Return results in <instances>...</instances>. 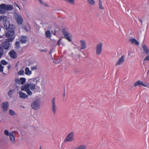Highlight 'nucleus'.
Segmentation results:
<instances>
[{
	"instance_id": "f257e3e1",
	"label": "nucleus",
	"mask_w": 149,
	"mask_h": 149,
	"mask_svg": "<svg viewBox=\"0 0 149 149\" xmlns=\"http://www.w3.org/2000/svg\"><path fill=\"white\" fill-rule=\"evenodd\" d=\"M40 81L39 77L30 79L27 83L22 86L21 89L22 91H25L29 96H31L33 94L31 90L33 91L35 93L37 92L39 93L41 91L40 88L39 86H36Z\"/></svg>"
},
{
	"instance_id": "f03ea898",
	"label": "nucleus",
	"mask_w": 149,
	"mask_h": 149,
	"mask_svg": "<svg viewBox=\"0 0 149 149\" xmlns=\"http://www.w3.org/2000/svg\"><path fill=\"white\" fill-rule=\"evenodd\" d=\"M4 28L7 30H8L6 33V36L7 38L14 37L13 36L15 34L14 28L15 26L13 24H10L9 22L7 24L6 27H4Z\"/></svg>"
},
{
	"instance_id": "7ed1b4c3",
	"label": "nucleus",
	"mask_w": 149,
	"mask_h": 149,
	"mask_svg": "<svg viewBox=\"0 0 149 149\" xmlns=\"http://www.w3.org/2000/svg\"><path fill=\"white\" fill-rule=\"evenodd\" d=\"M75 133L72 131L67 136L64 140L65 143L71 142L74 140Z\"/></svg>"
},
{
	"instance_id": "20e7f679",
	"label": "nucleus",
	"mask_w": 149,
	"mask_h": 149,
	"mask_svg": "<svg viewBox=\"0 0 149 149\" xmlns=\"http://www.w3.org/2000/svg\"><path fill=\"white\" fill-rule=\"evenodd\" d=\"M51 109L53 113L54 114H55L57 110V107L56 105L55 97L53 98L51 100Z\"/></svg>"
},
{
	"instance_id": "39448f33",
	"label": "nucleus",
	"mask_w": 149,
	"mask_h": 149,
	"mask_svg": "<svg viewBox=\"0 0 149 149\" xmlns=\"http://www.w3.org/2000/svg\"><path fill=\"white\" fill-rule=\"evenodd\" d=\"M41 103L40 100H35L31 103V107L33 109L36 110L38 109L40 107Z\"/></svg>"
},
{
	"instance_id": "423d86ee",
	"label": "nucleus",
	"mask_w": 149,
	"mask_h": 149,
	"mask_svg": "<svg viewBox=\"0 0 149 149\" xmlns=\"http://www.w3.org/2000/svg\"><path fill=\"white\" fill-rule=\"evenodd\" d=\"M103 44L101 42H99L96 45V52L97 55H100L102 52V50Z\"/></svg>"
},
{
	"instance_id": "0eeeda50",
	"label": "nucleus",
	"mask_w": 149,
	"mask_h": 149,
	"mask_svg": "<svg viewBox=\"0 0 149 149\" xmlns=\"http://www.w3.org/2000/svg\"><path fill=\"white\" fill-rule=\"evenodd\" d=\"M134 86L135 87L139 86H142L144 87H147V88H149V84H147L146 83H145L143 82V81H140L138 80L135 82L134 84Z\"/></svg>"
},
{
	"instance_id": "6e6552de",
	"label": "nucleus",
	"mask_w": 149,
	"mask_h": 149,
	"mask_svg": "<svg viewBox=\"0 0 149 149\" xmlns=\"http://www.w3.org/2000/svg\"><path fill=\"white\" fill-rule=\"evenodd\" d=\"M62 32L64 36V37L69 41H72L71 37V36L70 37L69 33L68 32L66 29L64 28L62 30Z\"/></svg>"
},
{
	"instance_id": "1a4fd4ad",
	"label": "nucleus",
	"mask_w": 149,
	"mask_h": 149,
	"mask_svg": "<svg viewBox=\"0 0 149 149\" xmlns=\"http://www.w3.org/2000/svg\"><path fill=\"white\" fill-rule=\"evenodd\" d=\"M3 21L4 27L6 26L7 27V24H8L9 22V21L7 20V17L4 15L0 16V21Z\"/></svg>"
},
{
	"instance_id": "9d476101",
	"label": "nucleus",
	"mask_w": 149,
	"mask_h": 149,
	"mask_svg": "<svg viewBox=\"0 0 149 149\" xmlns=\"http://www.w3.org/2000/svg\"><path fill=\"white\" fill-rule=\"evenodd\" d=\"M15 17L19 25L21 24L22 23L23 20L21 15L16 14L15 15Z\"/></svg>"
},
{
	"instance_id": "9b49d317",
	"label": "nucleus",
	"mask_w": 149,
	"mask_h": 149,
	"mask_svg": "<svg viewBox=\"0 0 149 149\" xmlns=\"http://www.w3.org/2000/svg\"><path fill=\"white\" fill-rule=\"evenodd\" d=\"M6 10V5L5 4H1L0 5V13L4 14Z\"/></svg>"
},
{
	"instance_id": "f8f14e48",
	"label": "nucleus",
	"mask_w": 149,
	"mask_h": 149,
	"mask_svg": "<svg viewBox=\"0 0 149 149\" xmlns=\"http://www.w3.org/2000/svg\"><path fill=\"white\" fill-rule=\"evenodd\" d=\"M2 108L4 112H6L8 108V103L7 102H3L2 105Z\"/></svg>"
},
{
	"instance_id": "ddd939ff",
	"label": "nucleus",
	"mask_w": 149,
	"mask_h": 149,
	"mask_svg": "<svg viewBox=\"0 0 149 149\" xmlns=\"http://www.w3.org/2000/svg\"><path fill=\"white\" fill-rule=\"evenodd\" d=\"M125 56L123 55L118 59L116 62V65H120L123 63L125 61Z\"/></svg>"
},
{
	"instance_id": "4468645a",
	"label": "nucleus",
	"mask_w": 149,
	"mask_h": 149,
	"mask_svg": "<svg viewBox=\"0 0 149 149\" xmlns=\"http://www.w3.org/2000/svg\"><path fill=\"white\" fill-rule=\"evenodd\" d=\"M15 132L13 131L10 132V139L12 144H14L15 143V136L13 135V133Z\"/></svg>"
},
{
	"instance_id": "2eb2a0df",
	"label": "nucleus",
	"mask_w": 149,
	"mask_h": 149,
	"mask_svg": "<svg viewBox=\"0 0 149 149\" xmlns=\"http://www.w3.org/2000/svg\"><path fill=\"white\" fill-rule=\"evenodd\" d=\"M19 38L20 42L22 44L26 43L27 41V38L26 36H22Z\"/></svg>"
},
{
	"instance_id": "dca6fc26",
	"label": "nucleus",
	"mask_w": 149,
	"mask_h": 149,
	"mask_svg": "<svg viewBox=\"0 0 149 149\" xmlns=\"http://www.w3.org/2000/svg\"><path fill=\"white\" fill-rule=\"evenodd\" d=\"M26 81V79L24 77L21 78L20 79H17L15 80V81L17 83L20 84L22 85L24 84Z\"/></svg>"
},
{
	"instance_id": "f3484780",
	"label": "nucleus",
	"mask_w": 149,
	"mask_h": 149,
	"mask_svg": "<svg viewBox=\"0 0 149 149\" xmlns=\"http://www.w3.org/2000/svg\"><path fill=\"white\" fill-rule=\"evenodd\" d=\"M9 54L10 57L13 58H15L17 57V54L14 50L10 51Z\"/></svg>"
},
{
	"instance_id": "a211bd4d",
	"label": "nucleus",
	"mask_w": 149,
	"mask_h": 149,
	"mask_svg": "<svg viewBox=\"0 0 149 149\" xmlns=\"http://www.w3.org/2000/svg\"><path fill=\"white\" fill-rule=\"evenodd\" d=\"M10 44L9 42L6 41L2 43V46L4 49L5 50H7L8 49Z\"/></svg>"
},
{
	"instance_id": "6ab92c4d",
	"label": "nucleus",
	"mask_w": 149,
	"mask_h": 149,
	"mask_svg": "<svg viewBox=\"0 0 149 149\" xmlns=\"http://www.w3.org/2000/svg\"><path fill=\"white\" fill-rule=\"evenodd\" d=\"M81 45V49H84L86 47V42L84 40H81L80 41Z\"/></svg>"
},
{
	"instance_id": "aec40b11",
	"label": "nucleus",
	"mask_w": 149,
	"mask_h": 149,
	"mask_svg": "<svg viewBox=\"0 0 149 149\" xmlns=\"http://www.w3.org/2000/svg\"><path fill=\"white\" fill-rule=\"evenodd\" d=\"M19 97L21 98L25 99L28 97V95H27L26 93L21 91H20L19 92Z\"/></svg>"
},
{
	"instance_id": "412c9836",
	"label": "nucleus",
	"mask_w": 149,
	"mask_h": 149,
	"mask_svg": "<svg viewBox=\"0 0 149 149\" xmlns=\"http://www.w3.org/2000/svg\"><path fill=\"white\" fill-rule=\"evenodd\" d=\"M25 74L28 76L32 74L31 71L29 70L28 67H26L25 68Z\"/></svg>"
},
{
	"instance_id": "4be33fe9",
	"label": "nucleus",
	"mask_w": 149,
	"mask_h": 149,
	"mask_svg": "<svg viewBox=\"0 0 149 149\" xmlns=\"http://www.w3.org/2000/svg\"><path fill=\"white\" fill-rule=\"evenodd\" d=\"M130 41L136 45H139V42L135 38H132L130 39Z\"/></svg>"
},
{
	"instance_id": "5701e85b",
	"label": "nucleus",
	"mask_w": 149,
	"mask_h": 149,
	"mask_svg": "<svg viewBox=\"0 0 149 149\" xmlns=\"http://www.w3.org/2000/svg\"><path fill=\"white\" fill-rule=\"evenodd\" d=\"M142 47L144 51L146 53V54H148L149 52V50L146 45H144L142 46Z\"/></svg>"
},
{
	"instance_id": "b1692460",
	"label": "nucleus",
	"mask_w": 149,
	"mask_h": 149,
	"mask_svg": "<svg viewBox=\"0 0 149 149\" xmlns=\"http://www.w3.org/2000/svg\"><path fill=\"white\" fill-rule=\"evenodd\" d=\"M6 10H11L13 9V6L11 5H6Z\"/></svg>"
},
{
	"instance_id": "393cba45",
	"label": "nucleus",
	"mask_w": 149,
	"mask_h": 149,
	"mask_svg": "<svg viewBox=\"0 0 149 149\" xmlns=\"http://www.w3.org/2000/svg\"><path fill=\"white\" fill-rule=\"evenodd\" d=\"M77 149H86L87 147L85 145H81L76 147Z\"/></svg>"
},
{
	"instance_id": "a878e982",
	"label": "nucleus",
	"mask_w": 149,
	"mask_h": 149,
	"mask_svg": "<svg viewBox=\"0 0 149 149\" xmlns=\"http://www.w3.org/2000/svg\"><path fill=\"white\" fill-rule=\"evenodd\" d=\"M24 29L26 31H29L30 29V27L29 24H26Z\"/></svg>"
},
{
	"instance_id": "bb28decb",
	"label": "nucleus",
	"mask_w": 149,
	"mask_h": 149,
	"mask_svg": "<svg viewBox=\"0 0 149 149\" xmlns=\"http://www.w3.org/2000/svg\"><path fill=\"white\" fill-rule=\"evenodd\" d=\"M87 1L89 4L91 5L95 4V3L94 0H87Z\"/></svg>"
},
{
	"instance_id": "cd10ccee",
	"label": "nucleus",
	"mask_w": 149,
	"mask_h": 149,
	"mask_svg": "<svg viewBox=\"0 0 149 149\" xmlns=\"http://www.w3.org/2000/svg\"><path fill=\"white\" fill-rule=\"evenodd\" d=\"M99 6L100 8L101 9H104V8L102 6V1L100 0H99Z\"/></svg>"
},
{
	"instance_id": "c85d7f7f",
	"label": "nucleus",
	"mask_w": 149,
	"mask_h": 149,
	"mask_svg": "<svg viewBox=\"0 0 149 149\" xmlns=\"http://www.w3.org/2000/svg\"><path fill=\"white\" fill-rule=\"evenodd\" d=\"M14 38V37H9V38L8 39H7L6 40V41H7V42H12Z\"/></svg>"
},
{
	"instance_id": "c756f323",
	"label": "nucleus",
	"mask_w": 149,
	"mask_h": 149,
	"mask_svg": "<svg viewBox=\"0 0 149 149\" xmlns=\"http://www.w3.org/2000/svg\"><path fill=\"white\" fill-rule=\"evenodd\" d=\"M0 63L1 64H3V65H6L8 63V62L4 60H2L0 61Z\"/></svg>"
},
{
	"instance_id": "7c9ffc66",
	"label": "nucleus",
	"mask_w": 149,
	"mask_h": 149,
	"mask_svg": "<svg viewBox=\"0 0 149 149\" xmlns=\"http://www.w3.org/2000/svg\"><path fill=\"white\" fill-rule=\"evenodd\" d=\"M20 42L19 41H16L15 42V45L16 46L15 48H20Z\"/></svg>"
},
{
	"instance_id": "2f4dec72",
	"label": "nucleus",
	"mask_w": 149,
	"mask_h": 149,
	"mask_svg": "<svg viewBox=\"0 0 149 149\" xmlns=\"http://www.w3.org/2000/svg\"><path fill=\"white\" fill-rule=\"evenodd\" d=\"M45 35L46 37H50V36H51V33H50V31L49 30H48L46 32Z\"/></svg>"
},
{
	"instance_id": "473e14b6",
	"label": "nucleus",
	"mask_w": 149,
	"mask_h": 149,
	"mask_svg": "<svg viewBox=\"0 0 149 149\" xmlns=\"http://www.w3.org/2000/svg\"><path fill=\"white\" fill-rule=\"evenodd\" d=\"M4 134L6 136H10V132H9L7 130H4Z\"/></svg>"
},
{
	"instance_id": "72a5a7b5",
	"label": "nucleus",
	"mask_w": 149,
	"mask_h": 149,
	"mask_svg": "<svg viewBox=\"0 0 149 149\" xmlns=\"http://www.w3.org/2000/svg\"><path fill=\"white\" fill-rule=\"evenodd\" d=\"M10 114L12 116H13L15 114V112L13 110L10 109L9 111Z\"/></svg>"
},
{
	"instance_id": "f704fd0d",
	"label": "nucleus",
	"mask_w": 149,
	"mask_h": 149,
	"mask_svg": "<svg viewBox=\"0 0 149 149\" xmlns=\"http://www.w3.org/2000/svg\"><path fill=\"white\" fill-rule=\"evenodd\" d=\"M24 71L23 70H20L18 72V74L19 75H21L24 74Z\"/></svg>"
},
{
	"instance_id": "c9c22d12",
	"label": "nucleus",
	"mask_w": 149,
	"mask_h": 149,
	"mask_svg": "<svg viewBox=\"0 0 149 149\" xmlns=\"http://www.w3.org/2000/svg\"><path fill=\"white\" fill-rule=\"evenodd\" d=\"M40 2L43 5L45 6H48L43 1H42V0H39Z\"/></svg>"
},
{
	"instance_id": "e433bc0d",
	"label": "nucleus",
	"mask_w": 149,
	"mask_h": 149,
	"mask_svg": "<svg viewBox=\"0 0 149 149\" xmlns=\"http://www.w3.org/2000/svg\"><path fill=\"white\" fill-rule=\"evenodd\" d=\"M4 66H3L1 63H0V72H3V71Z\"/></svg>"
},
{
	"instance_id": "4c0bfd02",
	"label": "nucleus",
	"mask_w": 149,
	"mask_h": 149,
	"mask_svg": "<svg viewBox=\"0 0 149 149\" xmlns=\"http://www.w3.org/2000/svg\"><path fill=\"white\" fill-rule=\"evenodd\" d=\"M37 66L36 65H35L34 66H32L31 67V69L32 70H36L37 69Z\"/></svg>"
},
{
	"instance_id": "58836bf2",
	"label": "nucleus",
	"mask_w": 149,
	"mask_h": 149,
	"mask_svg": "<svg viewBox=\"0 0 149 149\" xmlns=\"http://www.w3.org/2000/svg\"><path fill=\"white\" fill-rule=\"evenodd\" d=\"M61 38H60L58 40L57 42V45H59L60 44V42L61 41Z\"/></svg>"
},
{
	"instance_id": "ea45409f",
	"label": "nucleus",
	"mask_w": 149,
	"mask_h": 149,
	"mask_svg": "<svg viewBox=\"0 0 149 149\" xmlns=\"http://www.w3.org/2000/svg\"><path fill=\"white\" fill-rule=\"evenodd\" d=\"M12 92H13V91L11 90H10L8 92V95L9 96L10 95H11L12 94Z\"/></svg>"
},
{
	"instance_id": "a19ab883",
	"label": "nucleus",
	"mask_w": 149,
	"mask_h": 149,
	"mask_svg": "<svg viewBox=\"0 0 149 149\" xmlns=\"http://www.w3.org/2000/svg\"><path fill=\"white\" fill-rule=\"evenodd\" d=\"M144 60L145 61L149 60V56H147L144 58Z\"/></svg>"
},
{
	"instance_id": "79ce46f5",
	"label": "nucleus",
	"mask_w": 149,
	"mask_h": 149,
	"mask_svg": "<svg viewBox=\"0 0 149 149\" xmlns=\"http://www.w3.org/2000/svg\"><path fill=\"white\" fill-rule=\"evenodd\" d=\"M41 52H46L47 51V49H41L40 50Z\"/></svg>"
},
{
	"instance_id": "37998d69",
	"label": "nucleus",
	"mask_w": 149,
	"mask_h": 149,
	"mask_svg": "<svg viewBox=\"0 0 149 149\" xmlns=\"http://www.w3.org/2000/svg\"><path fill=\"white\" fill-rule=\"evenodd\" d=\"M3 54V53L1 52H0V58L1 57Z\"/></svg>"
},
{
	"instance_id": "c03bdc74",
	"label": "nucleus",
	"mask_w": 149,
	"mask_h": 149,
	"mask_svg": "<svg viewBox=\"0 0 149 149\" xmlns=\"http://www.w3.org/2000/svg\"><path fill=\"white\" fill-rule=\"evenodd\" d=\"M16 6L17 7H18V8L19 9V10H20V7H19V6H18V5H17L16 3Z\"/></svg>"
},
{
	"instance_id": "a18cd8bd",
	"label": "nucleus",
	"mask_w": 149,
	"mask_h": 149,
	"mask_svg": "<svg viewBox=\"0 0 149 149\" xmlns=\"http://www.w3.org/2000/svg\"><path fill=\"white\" fill-rule=\"evenodd\" d=\"M3 38V36L0 35V38Z\"/></svg>"
},
{
	"instance_id": "49530a36",
	"label": "nucleus",
	"mask_w": 149,
	"mask_h": 149,
	"mask_svg": "<svg viewBox=\"0 0 149 149\" xmlns=\"http://www.w3.org/2000/svg\"><path fill=\"white\" fill-rule=\"evenodd\" d=\"M139 21L141 22V24H142L143 22L142 20L141 19H140Z\"/></svg>"
},
{
	"instance_id": "de8ad7c7",
	"label": "nucleus",
	"mask_w": 149,
	"mask_h": 149,
	"mask_svg": "<svg viewBox=\"0 0 149 149\" xmlns=\"http://www.w3.org/2000/svg\"><path fill=\"white\" fill-rule=\"evenodd\" d=\"M10 66H8V69H10Z\"/></svg>"
},
{
	"instance_id": "09e8293b",
	"label": "nucleus",
	"mask_w": 149,
	"mask_h": 149,
	"mask_svg": "<svg viewBox=\"0 0 149 149\" xmlns=\"http://www.w3.org/2000/svg\"><path fill=\"white\" fill-rule=\"evenodd\" d=\"M56 32V31L55 30V32H54V35H55Z\"/></svg>"
},
{
	"instance_id": "8fccbe9b",
	"label": "nucleus",
	"mask_w": 149,
	"mask_h": 149,
	"mask_svg": "<svg viewBox=\"0 0 149 149\" xmlns=\"http://www.w3.org/2000/svg\"><path fill=\"white\" fill-rule=\"evenodd\" d=\"M23 1H26V0H23Z\"/></svg>"
},
{
	"instance_id": "3c124183",
	"label": "nucleus",
	"mask_w": 149,
	"mask_h": 149,
	"mask_svg": "<svg viewBox=\"0 0 149 149\" xmlns=\"http://www.w3.org/2000/svg\"><path fill=\"white\" fill-rule=\"evenodd\" d=\"M65 96V94H64L63 95V96Z\"/></svg>"
},
{
	"instance_id": "603ef678",
	"label": "nucleus",
	"mask_w": 149,
	"mask_h": 149,
	"mask_svg": "<svg viewBox=\"0 0 149 149\" xmlns=\"http://www.w3.org/2000/svg\"><path fill=\"white\" fill-rule=\"evenodd\" d=\"M39 149H41V147H40L39 148Z\"/></svg>"
},
{
	"instance_id": "864d4df0",
	"label": "nucleus",
	"mask_w": 149,
	"mask_h": 149,
	"mask_svg": "<svg viewBox=\"0 0 149 149\" xmlns=\"http://www.w3.org/2000/svg\"><path fill=\"white\" fill-rule=\"evenodd\" d=\"M1 30V26H0V30Z\"/></svg>"
},
{
	"instance_id": "5fc2aeb1",
	"label": "nucleus",
	"mask_w": 149,
	"mask_h": 149,
	"mask_svg": "<svg viewBox=\"0 0 149 149\" xmlns=\"http://www.w3.org/2000/svg\"><path fill=\"white\" fill-rule=\"evenodd\" d=\"M74 149H77V148H75Z\"/></svg>"
},
{
	"instance_id": "6e6d98bb",
	"label": "nucleus",
	"mask_w": 149,
	"mask_h": 149,
	"mask_svg": "<svg viewBox=\"0 0 149 149\" xmlns=\"http://www.w3.org/2000/svg\"><path fill=\"white\" fill-rule=\"evenodd\" d=\"M1 40H0V42H1Z\"/></svg>"
}]
</instances>
